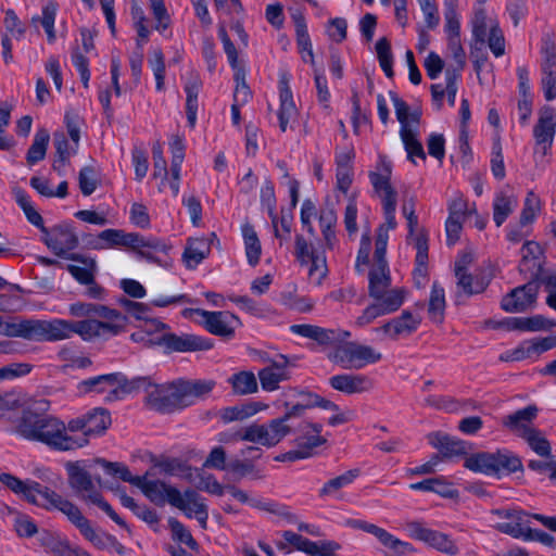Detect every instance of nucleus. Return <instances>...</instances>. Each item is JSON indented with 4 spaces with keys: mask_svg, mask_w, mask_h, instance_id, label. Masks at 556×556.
<instances>
[{
    "mask_svg": "<svg viewBox=\"0 0 556 556\" xmlns=\"http://www.w3.org/2000/svg\"><path fill=\"white\" fill-rule=\"evenodd\" d=\"M49 403L40 401L37 407H28L15 425V432L29 441L40 442L55 451H73L88 443L87 439H79L66 432L65 424L50 415H40L36 409L47 410Z\"/></svg>",
    "mask_w": 556,
    "mask_h": 556,
    "instance_id": "f257e3e1",
    "label": "nucleus"
},
{
    "mask_svg": "<svg viewBox=\"0 0 556 556\" xmlns=\"http://www.w3.org/2000/svg\"><path fill=\"white\" fill-rule=\"evenodd\" d=\"M68 473V483L75 494L88 504L97 505L114 522L123 528H127L126 522L115 513L113 507L104 501L99 488L93 483L91 476L77 463L66 465Z\"/></svg>",
    "mask_w": 556,
    "mask_h": 556,
    "instance_id": "f03ea898",
    "label": "nucleus"
},
{
    "mask_svg": "<svg viewBox=\"0 0 556 556\" xmlns=\"http://www.w3.org/2000/svg\"><path fill=\"white\" fill-rule=\"evenodd\" d=\"M0 482L15 494L24 496L29 503L43 507L48 510L55 509L59 502L63 498V496L58 494L55 491L43 486L36 481H23L8 472L0 475Z\"/></svg>",
    "mask_w": 556,
    "mask_h": 556,
    "instance_id": "7ed1b4c3",
    "label": "nucleus"
},
{
    "mask_svg": "<svg viewBox=\"0 0 556 556\" xmlns=\"http://www.w3.org/2000/svg\"><path fill=\"white\" fill-rule=\"evenodd\" d=\"M464 466L471 471L488 476L522 470L521 459L508 451L470 455L465 459Z\"/></svg>",
    "mask_w": 556,
    "mask_h": 556,
    "instance_id": "20e7f679",
    "label": "nucleus"
},
{
    "mask_svg": "<svg viewBox=\"0 0 556 556\" xmlns=\"http://www.w3.org/2000/svg\"><path fill=\"white\" fill-rule=\"evenodd\" d=\"M374 302L367 305L355 319V326L365 328L377 318L396 312L404 303L406 291L403 288H388L379 294L369 295Z\"/></svg>",
    "mask_w": 556,
    "mask_h": 556,
    "instance_id": "39448f33",
    "label": "nucleus"
},
{
    "mask_svg": "<svg viewBox=\"0 0 556 556\" xmlns=\"http://www.w3.org/2000/svg\"><path fill=\"white\" fill-rule=\"evenodd\" d=\"M381 358V353L374 348L356 342L339 344L329 354V359L343 369H362L369 364L378 363Z\"/></svg>",
    "mask_w": 556,
    "mask_h": 556,
    "instance_id": "423d86ee",
    "label": "nucleus"
},
{
    "mask_svg": "<svg viewBox=\"0 0 556 556\" xmlns=\"http://www.w3.org/2000/svg\"><path fill=\"white\" fill-rule=\"evenodd\" d=\"M391 166L382 162L379 172H371L369 179L375 193L380 199L384 223L388 228H396L395 212L397 205V192L390 182Z\"/></svg>",
    "mask_w": 556,
    "mask_h": 556,
    "instance_id": "0eeeda50",
    "label": "nucleus"
},
{
    "mask_svg": "<svg viewBox=\"0 0 556 556\" xmlns=\"http://www.w3.org/2000/svg\"><path fill=\"white\" fill-rule=\"evenodd\" d=\"M79 530L80 534L98 549H106L116 544L114 536L92 527L91 522L81 514L78 506L66 498H62L55 508Z\"/></svg>",
    "mask_w": 556,
    "mask_h": 556,
    "instance_id": "6e6552de",
    "label": "nucleus"
},
{
    "mask_svg": "<svg viewBox=\"0 0 556 556\" xmlns=\"http://www.w3.org/2000/svg\"><path fill=\"white\" fill-rule=\"evenodd\" d=\"M291 426L286 418H274L267 424H252L238 433L241 441L256 443L266 447L276 446L291 433Z\"/></svg>",
    "mask_w": 556,
    "mask_h": 556,
    "instance_id": "1a4fd4ad",
    "label": "nucleus"
},
{
    "mask_svg": "<svg viewBox=\"0 0 556 556\" xmlns=\"http://www.w3.org/2000/svg\"><path fill=\"white\" fill-rule=\"evenodd\" d=\"M185 318L198 316V320L210 333L224 338H232L241 325L239 318L228 311L210 312L202 308H185Z\"/></svg>",
    "mask_w": 556,
    "mask_h": 556,
    "instance_id": "9d476101",
    "label": "nucleus"
},
{
    "mask_svg": "<svg viewBox=\"0 0 556 556\" xmlns=\"http://www.w3.org/2000/svg\"><path fill=\"white\" fill-rule=\"evenodd\" d=\"M147 401L153 409L161 413H172L189 406L181 380L152 386Z\"/></svg>",
    "mask_w": 556,
    "mask_h": 556,
    "instance_id": "9b49d317",
    "label": "nucleus"
},
{
    "mask_svg": "<svg viewBox=\"0 0 556 556\" xmlns=\"http://www.w3.org/2000/svg\"><path fill=\"white\" fill-rule=\"evenodd\" d=\"M73 336V321L54 318L51 320L28 319L27 340L55 342Z\"/></svg>",
    "mask_w": 556,
    "mask_h": 556,
    "instance_id": "f8f14e48",
    "label": "nucleus"
},
{
    "mask_svg": "<svg viewBox=\"0 0 556 556\" xmlns=\"http://www.w3.org/2000/svg\"><path fill=\"white\" fill-rule=\"evenodd\" d=\"M125 326V317L118 312L117 318L98 320L86 318L73 321V334H78L84 341L109 339L121 333Z\"/></svg>",
    "mask_w": 556,
    "mask_h": 556,
    "instance_id": "ddd939ff",
    "label": "nucleus"
},
{
    "mask_svg": "<svg viewBox=\"0 0 556 556\" xmlns=\"http://www.w3.org/2000/svg\"><path fill=\"white\" fill-rule=\"evenodd\" d=\"M408 535L428 546L448 555H456L458 548L454 541L445 533L428 528L424 522L410 521L406 523Z\"/></svg>",
    "mask_w": 556,
    "mask_h": 556,
    "instance_id": "4468645a",
    "label": "nucleus"
},
{
    "mask_svg": "<svg viewBox=\"0 0 556 556\" xmlns=\"http://www.w3.org/2000/svg\"><path fill=\"white\" fill-rule=\"evenodd\" d=\"M41 240L48 249L60 257H65L79 243L78 237L70 224H60L51 229L42 228Z\"/></svg>",
    "mask_w": 556,
    "mask_h": 556,
    "instance_id": "2eb2a0df",
    "label": "nucleus"
},
{
    "mask_svg": "<svg viewBox=\"0 0 556 556\" xmlns=\"http://www.w3.org/2000/svg\"><path fill=\"white\" fill-rule=\"evenodd\" d=\"M421 324L419 314L403 311L401 315L391 318L380 327L374 328V332L382 339L396 341L413 334Z\"/></svg>",
    "mask_w": 556,
    "mask_h": 556,
    "instance_id": "dca6fc26",
    "label": "nucleus"
},
{
    "mask_svg": "<svg viewBox=\"0 0 556 556\" xmlns=\"http://www.w3.org/2000/svg\"><path fill=\"white\" fill-rule=\"evenodd\" d=\"M294 256L301 265H309L308 275L320 281L327 274L326 256L302 236H295Z\"/></svg>",
    "mask_w": 556,
    "mask_h": 556,
    "instance_id": "f3484780",
    "label": "nucleus"
},
{
    "mask_svg": "<svg viewBox=\"0 0 556 556\" xmlns=\"http://www.w3.org/2000/svg\"><path fill=\"white\" fill-rule=\"evenodd\" d=\"M154 343L165 346L169 352H195L207 351L213 344L205 339L191 333H163L156 338Z\"/></svg>",
    "mask_w": 556,
    "mask_h": 556,
    "instance_id": "a211bd4d",
    "label": "nucleus"
},
{
    "mask_svg": "<svg viewBox=\"0 0 556 556\" xmlns=\"http://www.w3.org/2000/svg\"><path fill=\"white\" fill-rule=\"evenodd\" d=\"M539 414L536 405H528L501 419V425L511 434L525 439L534 428V420Z\"/></svg>",
    "mask_w": 556,
    "mask_h": 556,
    "instance_id": "6ab92c4d",
    "label": "nucleus"
},
{
    "mask_svg": "<svg viewBox=\"0 0 556 556\" xmlns=\"http://www.w3.org/2000/svg\"><path fill=\"white\" fill-rule=\"evenodd\" d=\"M173 505L184 511L188 518L195 517L203 529L206 528L208 518L207 507L203 498L193 490H186L184 493L173 492Z\"/></svg>",
    "mask_w": 556,
    "mask_h": 556,
    "instance_id": "aec40b11",
    "label": "nucleus"
},
{
    "mask_svg": "<svg viewBox=\"0 0 556 556\" xmlns=\"http://www.w3.org/2000/svg\"><path fill=\"white\" fill-rule=\"evenodd\" d=\"M290 331L294 334L312 339L325 346L341 343L351 336L349 331L342 329H329L309 324L292 325Z\"/></svg>",
    "mask_w": 556,
    "mask_h": 556,
    "instance_id": "412c9836",
    "label": "nucleus"
},
{
    "mask_svg": "<svg viewBox=\"0 0 556 556\" xmlns=\"http://www.w3.org/2000/svg\"><path fill=\"white\" fill-rule=\"evenodd\" d=\"M539 286L536 282H528L517 287L506 294L501 302V306L506 312H525L531 307L538 296Z\"/></svg>",
    "mask_w": 556,
    "mask_h": 556,
    "instance_id": "4be33fe9",
    "label": "nucleus"
},
{
    "mask_svg": "<svg viewBox=\"0 0 556 556\" xmlns=\"http://www.w3.org/2000/svg\"><path fill=\"white\" fill-rule=\"evenodd\" d=\"M542 89L545 99L552 101L556 98V49L554 43L546 40L542 48Z\"/></svg>",
    "mask_w": 556,
    "mask_h": 556,
    "instance_id": "5701e85b",
    "label": "nucleus"
},
{
    "mask_svg": "<svg viewBox=\"0 0 556 556\" xmlns=\"http://www.w3.org/2000/svg\"><path fill=\"white\" fill-rule=\"evenodd\" d=\"M329 384L336 391L348 395L362 394L372 390L374 381L364 374H340L329 378Z\"/></svg>",
    "mask_w": 556,
    "mask_h": 556,
    "instance_id": "b1692460",
    "label": "nucleus"
},
{
    "mask_svg": "<svg viewBox=\"0 0 556 556\" xmlns=\"http://www.w3.org/2000/svg\"><path fill=\"white\" fill-rule=\"evenodd\" d=\"M556 128V115L552 108H545L540 112L539 121L533 129L536 152L545 155L552 147Z\"/></svg>",
    "mask_w": 556,
    "mask_h": 556,
    "instance_id": "393cba45",
    "label": "nucleus"
},
{
    "mask_svg": "<svg viewBox=\"0 0 556 556\" xmlns=\"http://www.w3.org/2000/svg\"><path fill=\"white\" fill-rule=\"evenodd\" d=\"M407 219L408 226V240L413 241V245L416 250V264L417 267L415 273L425 277L426 266L428 262V237L424 230L415 233V229L418 225V217L415 212H409V215H404Z\"/></svg>",
    "mask_w": 556,
    "mask_h": 556,
    "instance_id": "a878e982",
    "label": "nucleus"
},
{
    "mask_svg": "<svg viewBox=\"0 0 556 556\" xmlns=\"http://www.w3.org/2000/svg\"><path fill=\"white\" fill-rule=\"evenodd\" d=\"M471 33L476 43L484 46L490 31L500 26L497 17L492 12H488L484 4L476 3L473 14L470 21Z\"/></svg>",
    "mask_w": 556,
    "mask_h": 556,
    "instance_id": "bb28decb",
    "label": "nucleus"
},
{
    "mask_svg": "<svg viewBox=\"0 0 556 556\" xmlns=\"http://www.w3.org/2000/svg\"><path fill=\"white\" fill-rule=\"evenodd\" d=\"M229 494L242 504H249L251 507L265 510L278 516L285 517L288 521H295V516L290 513L287 506L280 505L273 501H263L261 498H252L247 492L233 485L226 486Z\"/></svg>",
    "mask_w": 556,
    "mask_h": 556,
    "instance_id": "cd10ccee",
    "label": "nucleus"
},
{
    "mask_svg": "<svg viewBox=\"0 0 556 556\" xmlns=\"http://www.w3.org/2000/svg\"><path fill=\"white\" fill-rule=\"evenodd\" d=\"M290 76L287 73L280 75L278 83L280 106L278 111L279 127L286 131L289 123L295 118L298 110L290 88Z\"/></svg>",
    "mask_w": 556,
    "mask_h": 556,
    "instance_id": "c85d7f7f",
    "label": "nucleus"
},
{
    "mask_svg": "<svg viewBox=\"0 0 556 556\" xmlns=\"http://www.w3.org/2000/svg\"><path fill=\"white\" fill-rule=\"evenodd\" d=\"M214 240H217L215 233L210 237L189 238L182 254L186 266L192 269L202 263L210 255Z\"/></svg>",
    "mask_w": 556,
    "mask_h": 556,
    "instance_id": "c756f323",
    "label": "nucleus"
},
{
    "mask_svg": "<svg viewBox=\"0 0 556 556\" xmlns=\"http://www.w3.org/2000/svg\"><path fill=\"white\" fill-rule=\"evenodd\" d=\"M137 488L150 502L157 506H164L166 503L173 505V492H179L176 488L161 480H148L146 476H142L141 483Z\"/></svg>",
    "mask_w": 556,
    "mask_h": 556,
    "instance_id": "7c9ffc66",
    "label": "nucleus"
},
{
    "mask_svg": "<svg viewBox=\"0 0 556 556\" xmlns=\"http://www.w3.org/2000/svg\"><path fill=\"white\" fill-rule=\"evenodd\" d=\"M128 248H131L139 256L155 262V254L166 252L167 244L159 238L131 232Z\"/></svg>",
    "mask_w": 556,
    "mask_h": 556,
    "instance_id": "2f4dec72",
    "label": "nucleus"
},
{
    "mask_svg": "<svg viewBox=\"0 0 556 556\" xmlns=\"http://www.w3.org/2000/svg\"><path fill=\"white\" fill-rule=\"evenodd\" d=\"M457 288L468 296L480 294L485 291L491 282V274L483 268H478L473 274L467 273L456 277Z\"/></svg>",
    "mask_w": 556,
    "mask_h": 556,
    "instance_id": "473e14b6",
    "label": "nucleus"
},
{
    "mask_svg": "<svg viewBox=\"0 0 556 556\" xmlns=\"http://www.w3.org/2000/svg\"><path fill=\"white\" fill-rule=\"evenodd\" d=\"M261 387L266 392H273L279 389V384L290 379V372L287 364L271 363L258 371Z\"/></svg>",
    "mask_w": 556,
    "mask_h": 556,
    "instance_id": "72a5a7b5",
    "label": "nucleus"
},
{
    "mask_svg": "<svg viewBox=\"0 0 556 556\" xmlns=\"http://www.w3.org/2000/svg\"><path fill=\"white\" fill-rule=\"evenodd\" d=\"M67 258L78 262L81 265H67V271L78 281L80 285L90 283L96 278L98 271L97 262L94 258L86 257L81 254H71Z\"/></svg>",
    "mask_w": 556,
    "mask_h": 556,
    "instance_id": "f704fd0d",
    "label": "nucleus"
},
{
    "mask_svg": "<svg viewBox=\"0 0 556 556\" xmlns=\"http://www.w3.org/2000/svg\"><path fill=\"white\" fill-rule=\"evenodd\" d=\"M460 75L457 74V71L446 68L445 71V83L446 86L443 87L441 84H433L430 87L431 96L433 101L437 104L438 109H441L442 101L444 96H447V101L451 106L455 105L456 93H457V79Z\"/></svg>",
    "mask_w": 556,
    "mask_h": 556,
    "instance_id": "c9c22d12",
    "label": "nucleus"
},
{
    "mask_svg": "<svg viewBox=\"0 0 556 556\" xmlns=\"http://www.w3.org/2000/svg\"><path fill=\"white\" fill-rule=\"evenodd\" d=\"M518 205L517 197L509 190L498 191L493 200V220L501 227Z\"/></svg>",
    "mask_w": 556,
    "mask_h": 556,
    "instance_id": "e433bc0d",
    "label": "nucleus"
},
{
    "mask_svg": "<svg viewBox=\"0 0 556 556\" xmlns=\"http://www.w3.org/2000/svg\"><path fill=\"white\" fill-rule=\"evenodd\" d=\"M267 405L262 402H248L236 406H229L220 412V418L224 422H231L236 420H244L257 413L267 409Z\"/></svg>",
    "mask_w": 556,
    "mask_h": 556,
    "instance_id": "4c0bfd02",
    "label": "nucleus"
},
{
    "mask_svg": "<svg viewBox=\"0 0 556 556\" xmlns=\"http://www.w3.org/2000/svg\"><path fill=\"white\" fill-rule=\"evenodd\" d=\"M131 232L122 229H105L98 235L93 243L96 250L128 248Z\"/></svg>",
    "mask_w": 556,
    "mask_h": 556,
    "instance_id": "58836bf2",
    "label": "nucleus"
},
{
    "mask_svg": "<svg viewBox=\"0 0 556 556\" xmlns=\"http://www.w3.org/2000/svg\"><path fill=\"white\" fill-rule=\"evenodd\" d=\"M302 431L303 434L296 439V446L302 450V452L309 453V457H312L315 448L327 442V440L320 435L323 425L306 424Z\"/></svg>",
    "mask_w": 556,
    "mask_h": 556,
    "instance_id": "ea45409f",
    "label": "nucleus"
},
{
    "mask_svg": "<svg viewBox=\"0 0 556 556\" xmlns=\"http://www.w3.org/2000/svg\"><path fill=\"white\" fill-rule=\"evenodd\" d=\"M68 312L74 317H91L97 316L102 319H111L117 318L118 312L116 309L110 308L105 305L93 304V303H84L76 302L70 305Z\"/></svg>",
    "mask_w": 556,
    "mask_h": 556,
    "instance_id": "a19ab883",
    "label": "nucleus"
},
{
    "mask_svg": "<svg viewBox=\"0 0 556 556\" xmlns=\"http://www.w3.org/2000/svg\"><path fill=\"white\" fill-rule=\"evenodd\" d=\"M202 87V81L198 76L191 77L185 85L186 92V115L188 125L193 128L197 123L199 110L198 96Z\"/></svg>",
    "mask_w": 556,
    "mask_h": 556,
    "instance_id": "79ce46f5",
    "label": "nucleus"
},
{
    "mask_svg": "<svg viewBox=\"0 0 556 556\" xmlns=\"http://www.w3.org/2000/svg\"><path fill=\"white\" fill-rule=\"evenodd\" d=\"M430 444L438 448L443 457H453L466 454V443L445 434L434 433L429 435Z\"/></svg>",
    "mask_w": 556,
    "mask_h": 556,
    "instance_id": "37998d69",
    "label": "nucleus"
},
{
    "mask_svg": "<svg viewBox=\"0 0 556 556\" xmlns=\"http://www.w3.org/2000/svg\"><path fill=\"white\" fill-rule=\"evenodd\" d=\"M368 533L372 534L384 547L389 548L396 556L405 555L413 551V546L409 543L399 540L383 528L374 523L369 527Z\"/></svg>",
    "mask_w": 556,
    "mask_h": 556,
    "instance_id": "c03bdc74",
    "label": "nucleus"
},
{
    "mask_svg": "<svg viewBox=\"0 0 556 556\" xmlns=\"http://www.w3.org/2000/svg\"><path fill=\"white\" fill-rule=\"evenodd\" d=\"M119 387L117 374H108L83 380L79 389L84 392H116Z\"/></svg>",
    "mask_w": 556,
    "mask_h": 556,
    "instance_id": "a18cd8bd",
    "label": "nucleus"
},
{
    "mask_svg": "<svg viewBox=\"0 0 556 556\" xmlns=\"http://www.w3.org/2000/svg\"><path fill=\"white\" fill-rule=\"evenodd\" d=\"M54 147L58 157L53 163V169L62 176L64 175L65 166L68 164L71 156L76 153L78 146H75L74 142L71 143L64 134H55Z\"/></svg>",
    "mask_w": 556,
    "mask_h": 556,
    "instance_id": "49530a36",
    "label": "nucleus"
},
{
    "mask_svg": "<svg viewBox=\"0 0 556 556\" xmlns=\"http://www.w3.org/2000/svg\"><path fill=\"white\" fill-rule=\"evenodd\" d=\"M281 540L277 541L276 546L278 549L289 554L293 549L303 552L308 554V552H313L312 548L315 547V542L311 541L293 531H283L281 532Z\"/></svg>",
    "mask_w": 556,
    "mask_h": 556,
    "instance_id": "de8ad7c7",
    "label": "nucleus"
},
{
    "mask_svg": "<svg viewBox=\"0 0 556 556\" xmlns=\"http://www.w3.org/2000/svg\"><path fill=\"white\" fill-rule=\"evenodd\" d=\"M318 222L326 245L332 249L337 241L334 231L337 214L332 205H325L320 208Z\"/></svg>",
    "mask_w": 556,
    "mask_h": 556,
    "instance_id": "09e8293b",
    "label": "nucleus"
},
{
    "mask_svg": "<svg viewBox=\"0 0 556 556\" xmlns=\"http://www.w3.org/2000/svg\"><path fill=\"white\" fill-rule=\"evenodd\" d=\"M227 381L231 386L233 393L238 395L253 394L258 390L256 376L252 371L242 370L236 372Z\"/></svg>",
    "mask_w": 556,
    "mask_h": 556,
    "instance_id": "8fccbe9b",
    "label": "nucleus"
},
{
    "mask_svg": "<svg viewBox=\"0 0 556 556\" xmlns=\"http://www.w3.org/2000/svg\"><path fill=\"white\" fill-rule=\"evenodd\" d=\"M389 266H371L368 273V294L376 295L380 290L391 288Z\"/></svg>",
    "mask_w": 556,
    "mask_h": 556,
    "instance_id": "3c124183",
    "label": "nucleus"
},
{
    "mask_svg": "<svg viewBox=\"0 0 556 556\" xmlns=\"http://www.w3.org/2000/svg\"><path fill=\"white\" fill-rule=\"evenodd\" d=\"M529 515H519L518 519L514 518L507 522H500L495 526V529L515 539L531 541L533 539L532 530L526 525L523 520V518Z\"/></svg>",
    "mask_w": 556,
    "mask_h": 556,
    "instance_id": "603ef678",
    "label": "nucleus"
},
{
    "mask_svg": "<svg viewBox=\"0 0 556 556\" xmlns=\"http://www.w3.org/2000/svg\"><path fill=\"white\" fill-rule=\"evenodd\" d=\"M241 231L244 240L248 262L250 265L255 266L258 263L262 253V247L256 231L250 224H244Z\"/></svg>",
    "mask_w": 556,
    "mask_h": 556,
    "instance_id": "864d4df0",
    "label": "nucleus"
},
{
    "mask_svg": "<svg viewBox=\"0 0 556 556\" xmlns=\"http://www.w3.org/2000/svg\"><path fill=\"white\" fill-rule=\"evenodd\" d=\"M274 229V236L279 240L280 245L290 240L293 214L291 211L281 210L280 215L274 214L269 217Z\"/></svg>",
    "mask_w": 556,
    "mask_h": 556,
    "instance_id": "5fc2aeb1",
    "label": "nucleus"
},
{
    "mask_svg": "<svg viewBox=\"0 0 556 556\" xmlns=\"http://www.w3.org/2000/svg\"><path fill=\"white\" fill-rule=\"evenodd\" d=\"M122 305L124 306L125 311L132 317L139 320H146V327L150 328L155 327V330H164L167 326L159 320L151 319L149 320V313L150 308L142 303L135 302L128 299L121 301Z\"/></svg>",
    "mask_w": 556,
    "mask_h": 556,
    "instance_id": "6e6d98bb",
    "label": "nucleus"
},
{
    "mask_svg": "<svg viewBox=\"0 0 556 556\" xmlns=\"http://www.w3.org/2000/svg\"><path fill=\"white\" fill-rule=\"evenodd\" d=\"M523 441L527 443L529 448L534 452L538 456L543 458H552V445L545 433L539 429L534 428L525 439Z\"/></svg>",
    "mask_w": 556,
    "mask_h": 556,
    "instance_id": "4d7b16f0",
    "label": "nucleus"
},
{
    "mask_svg": "<svg viewBox=\"0 0 556 556\" xmlns=\"http://www.w3.org/2000/svg\"><path fill=\"white\" fill-rule=\"evenodd\" d=\"M445 311V293L444 289L433 283L431 288L429 305H428V314L429 318L435 323L440 324L443 321Z\"/></svg>",
    "mask_w": 556,
    "mask_h": 556,
    "instance_id": "13d9d810",
    "label": "nucleus"
},
{
    "mask_svg": "<svg viewBox=\"0 0 556 556\" xmlns=\"http://www.w3.org/2000/svg\"><path fill=\"white\" fill-rule=\"evenodd\" d=\"M84 417L87 425V434L89 435L103 432L111 424V417L103 408H93Z\"/></svg>",
    "mask_w": 556,
    "mask_h": 556,
    "instance_id": "bf43d9fd",
    "label": "nucleus"
},
{
    "mask_svg": "<svg viewBox=\"0 0 556 556\" xmlns=\"http://www.w3.org/2000/svg\"><path fill=\"white\" fill-rule=\"evenodd\" d=\"M358 476V469H351L336 478L330 479L319 490V496L324 497L334 495L339 490L352 484Z\"/></svg>",
    "mask_w": 556,
    "mask_h": 556,
    "instance_id": "052dcab7",
    "label": "nucleus"
},
{
    "mask_svg": "<svg viewBox=\"0 0 556 556\" xmlns=\"http://www.w3.org/2000/svg\"><path fill=\"white\" fill-rule=\"evenodd\" d=\"M148 64L153 72L156 85V91L161 92L165 89V60L161 49L153 48L148 58Z\"/></svg>",
    "mask_w": 556,
    "mask_h": 556,
    "instance_id": "680f3d73",
    "label": "nucleus"
},
{
    "mask_svg": "<svg viewBox=\"0 0 556 556\" xmlns=\"http://www.w3.org/2000/svg\"><path fill=\"white\" fill-rule=\"evenodd\" d=\"M49 139V134L45 129L35 134L33 143L26 155V160L29 165H34L45 159Z\"/></svg>",
    "mask_w": 556,
    "mask_h": 556,
    "instance_id": "e2e57ef3",
    "label": "nucleus"
},
{
    "mask_svg": "<svg viewBox=\"0 0 556 556\" xmlns=\"http://www.w3.org/2000/svg\"><path fill=\"white\" fill-rule=\"evenodd\" d=\"M400 136L407 152L408 160H410L413 163H416L415 157H418L421 161L426 160L424 147L421 142L417 139L415 128L400 130Z\"/></svg>",
    "mask_w": 556,
    "mask_h": 556,
    "instance_id": "0e129e2a",
    "label": "nucleus"
},
{
    "mask_svg": "<svg viewBox=\"0 0 556 556\" xmlns=\"http://www.w3.org/2000/svg\"><path fill=\"white\" fill-rule=\"evenodd\" d=\"M56 4L53 2H50L46 4L41 10V16H34L31 18V22L34 24L40 23L47 34L48 41L50 43L55 41V30H54V23L56 17Z\"/></svg>",
    "mask_w": 556,
    "mask_h": 556,
    "instance_id": "69168bd1",
    "label": "nucleus"
},
{
    "mask_svg": "<svg viewBox=\"0 0 556 556\" xmlns=\"http://www.w3.org/2000/svg\"><path fill=\"white\" fill-rule=\"evenodd\" d=\"M376 53L380 64V67L384 72L386 76L392 78L393 72V55L391 51V45L387 38H380L376 42Z\"/></svg>",
    "mask_w": 556,
    "mask_h": 556,
    "instance_id": "338daca9",
    "label": "nucleus"
},
{
    "mask_svg": "<svg viewBox=\"0 0 556 556\" xmlns=\"http://www.w3.org/2000/svg\"><path fill=\"white\" fill-rule=\"evenodd\" d=\"M78 181L81 193L88 197L98 188L99 173L91 165L85 166L79 172Z\"/></svg>",
    "mask_w": 556,
    "mask_h": 556,
    "instance_id": "774afa93",
    "label": "nucleus"
}]
</instances>
